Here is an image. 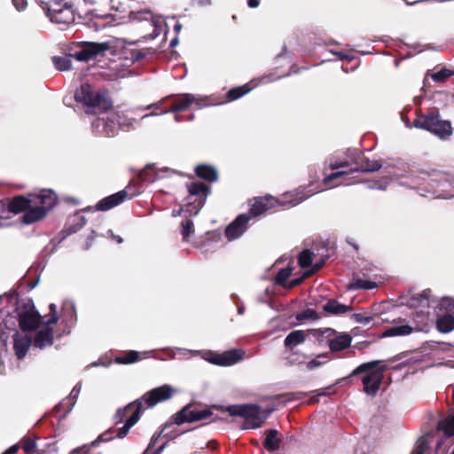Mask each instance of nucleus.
Instances as JSON below:
<instances>
[{"label":"nucleus","instance_id":"f257e3e1","mask_svg":"<svg viewBox=\"0 0 454 454\" xmlns=\"http://www.w3.org/2000/svg\"><path fill=\"white\" fill-rule=\"evenodd\" d=\"M4 295H2V299ZM4 298L15 307L21 331L32 333L34 347L43 349L53 344V327L59 320L57 306L51 303L49 313L41 316L30 298L19 300L16 293L6 294Z\"/></svg>","mask_w":454,"mask_h":454},{"label":"nucleus","instance_id":"f03ea898","mask_svg":"<svg viewBox=\"0 0 454 454\" xmlns=\"http://www.w3.org/2000/svg\"><path fill=\"white\" fill-rule=\"evenodd\" d=\"M176 393V389L169 385H162L145 393L140 399L129 403L122 409H119L115 414V422L121 423L126 419L122 427L117 430L114 437L123 438L129 429L138 421L143 411L146 408H152L157 403L170 399ZM114 436L109 433H105L91 443L96 446L98 442H107Z\"/></svg>","mask_w":454,"mask_h":454},{"label":"nucleus","instance_id":"7ed1b4c3","mask_svg":"<svg viewBox=\"0 0 454 454\" xmlns=\"http://www.w3.org/2000/svg\"><path fill=\"white\" fill-rule=\"evenodd\" d=\"M58 201V196L53 190L42 189L39 192L12 198L8 204V208L10 212L15 214L25 212L20 222L30 225L45 218Z\"/></svg>","mask_w":454,"mask_h":454},{"label":"nucleus","instance_id":"20e7f679","mask_svg":"<svg viewBox=\"0 0 454 454\" xmlns=\"http://www.w3.org/2000/svg\"><path fill=\"white\" fill-rule=\"evenodd\" d=\"M316 192V191H308V188H300L295 192L294 194L286 193L285 195L286 200H278L270 195L256 198L254 200V202L252 203L249 213L247 215L252 218L261 215L267 210L273 208L276 206L294 207Z\"/></svg>","mask_w":454,"mask_h":454},{"label":"nucleus","instance_id":"39448f33","mask_svg":"<svg viewBox=\"0 0 454 454\" xmlns=\"http://www.w3.org/2000/svg\"><path fill=\"white\" fill-rule=\"evenodd\" d=\"M380 363V361L375 360L362 364L351 373V375H357L366 372L362 379V382L364 392L372 396H374L378 392L384 378L383 372L387 368L386 365H381L376 368Z\"/></svg>","mask_w":454,"mask_h":454},{"label":"nucleus","instance_id":"423d86ee","mask_svg":"<svg viewBox=\"0 0 454 454\" xmlns=\"http://www.w3.org/2000/svg\"><path fill=\"white\" fill-rule=\"evenodd\" d=\"M231 416L242 417L245 420V427L248 429L259 428L268 419L272 410L262 411L256 404L231 405L227 408Z\"/></svg>","mask_w":454,"mask_h":454},{"label":"nucleus","instance_id":"0eeeda50","mask_svg":"<svg viewBox=\"0 0 454 454\" xmlns=\"http://www.w3.org/2000/svg\"><path fill=\"white\" fill-rule=\"evenodd\" d=\"M128 121L124 114L109 113L106 116L98 117L92 121L91 127L94 133L99 136L114 137L121 128H129L132 121Z\"/></svg>","mask_w":454,"mask_h":454},{"label":"nucleus","instance_id":"6e6552de","mask_svg":"<svg viewBox=\"0 0 454 454\" xmlns=\"http://www.w3.org/2000/svg\"><path fill=\"white\" fill-rule=\"evenodd\" d=\"M176 350L184 356L188 354L192 356L200 355L205 361L221 366H230L235 364L242 359L244 355V353L239 349H231L222 354H216L212 351H199L181 348H176Z\"/></svg>","mask_w":454,"mask_h":454},{"label":"nucleus","instance_id":"1a4fd4ad","mask_svg":"<svg viewBox=\"0 0 454 454\" xmlns=\"http://www.w3.org/2000/svg\"><path fill=\"white\" fill-rule=\"evenodd\" d=\"M430 297L431 291L426 289L419 294H411L406 301L408 307L417 309L415 315H413V320L418 323V326L415 327L416 331H420L422 326L427 324L429 319L428 308L431 303Z\"/></svg>","mask_w":454,"mask_h":454},{"label":"nucleus","instance_id":"9d476101","mask_svg":"<svg viewBox=\"0 0 454 454\" xmlns=\"http://www.w3.org/2000/svg\"><path fill=\"white\" fill-rule=\"evenodd\" d=\"M74 99L83 104L88 108V113L96 109L106 110L111 106V103L104 95L94 91L91 86L87 83L81 85L75 91Z\"/></svg>","mask_w":454,"mask_h":454},{"label":"nucleus","instance_id":"9b49d317","mask_svg":"<svg viewBox=\"0 0 454 454\" xmlns=\"http://www.w3.org/2000/svg\"><path fill=\"white\" fill-rule=\"evenodd\" d=\"M70 56L80 62H87L109 49L107 43L77 42L69 47Z\"/></svg>","mask_w":454,"mask_h":454},{"label":"nucleus","instance_id":"f8f14e48","mask_svg":"<svg viewBox=\"0 0 454 454\" xmlns=\"http://www.w3.org/2000/svg\"><path fill=\"white\" fill-rule=\"evenodd\" d=\"M416 128L427 129L440 138H446L452 134L450 122L443 121L440 115L435 113H430L423 119H418L414 121Z\"/></svg>","mask_w":454,"mask_h":454},{"label":"nucleus","instance_id":"ddd939ff","mask_svg":"<svg viewBox=\"0 0 454 454\" xmlns=\"http://www.w3.org/2000/svg\"><path fill=\"white\" fill-rule=\"evenodd\" d=\"M129 20L142 22L146 30L152 29V32L144 36L145 38L154 39L161 32L162 20L160 18L154 17L148 10L130 12Z\"/></svg>","mask_w":454,"mask_h":454},{"label":"nucleus","instance_id":"4468645a","mask_svg":"<svg viewBox=\"0 0 454 454\" xmlns=\"http://www.w3.org/2000/svg\"><path fill=\"white\" fill-rule=\"evenodd\" d=\"M186 187L190 198H194L193 201L186 205V211L196 215L205 203L207 186L200 182H193L187 184Z\"/></svg>","mask_w":454,"mask_h":454},{"label":"nucleus","instance_id":"2eb2a0df","mask_svg":"<svg viewBox=\"0 0 454 454\" xmlns=\"http://www.w3.org/2000/svg\"><path fill=\"white\" fill-rule=\"evenodd\" d=\"M176 172L169 168H156L155 164H148L138 173V178L142 182L153 183L158 179L175 175Z\"/></svg>","mask_w":454,"mask_h":454},{"label":"nucleus","instance_id":"dca6fc26","mask_svg":"<svg viewBox=\"0 0 454 454\" xmlns=\"http://www.w3.org/2000/svg\"><path fill=\"white\" fill-rule=\"evenodd\" d=\"M211 414L207 410H196L186 406L175 415L174 422L181 425L185 422L199 421L209 418Z\"/></svg>","mask_w":454,"mask_h":454},{"label":"nucleus","instance_id":"f3484780","mask_svg":"<svg viewBox=\"0 0 454 454\" xmlns=\"http://www.w3.org/2000/svg\"><path fill=\"white\" fill-rule=\"evenodd\" d=\"M251 217L247 214L239 215L225 229V236L228 240L231 241L239 239L247 229V223Z\"/></svg>","mask_w":454,"mask_h":454},{"label":"nucleus","instance_id":"a211bd4d","mask_svg":"<svg viewBox=\"0 0 454 454\" xmlns=\"http://www.w3.org/2000/svg\"><path fill=\"white\" fill-rule=\"evenodd\" d=\"M135 194H131L129 199L132 198ZM129 198L128 192L126 190L120 191L114 194H112L108 197H106L100 200L95 206V209L97 211H106L109 210L123 201H125Z\"/></svg>","mask_w":454,"mask_h":454},{"label":"nucleus","instance_id":"6ab92c4d","mask_svg":"<svg viewBox=\"0 0 454 454\" xmlns=\"http://www.w3.org/2000/svg\"><path fill=\"white\" fill-rule=\"evenodd\" d=\"M28 332L16 333L14 335L13 348L19 359L23 358L29 347L33 344L32 338L27 336Z\"/></svg>","mask_w":454,"mask_h":454},{"label":"nucleus","instance_id":"aec40b11","mask_svg":"<svg viewBox=\"0 0 454 454\" xmlns=\"http://www.w3.org/2000/svg\"><path fill=\"white\" fill-rule=\"evenodd\" d=\"M62 322L67 326L72 327L76 322V309L74 302L71 300H66L62 303L61 309Z\"/></svg>","mask_w":454,"mask_h":454},{"label":"nucleus","instance_id":"412c9836","mask_svg":"<svg viewBox=\"0 0 454 454\" xmlns=\"http://www.w3.org/2000/svg\"><path fill=\"white\" fill-rule=\"evenodd\" d=\"M352 337L348 333H340L328 340V346L332 352H338L348 348Z\"/></svg>","mask_w":454,"mask_h":454},{"label":"nucleus","instance_id":"4be33fe9","mask_svg":"<svg viewBox=\"0 0 454 454\" xmlns=\"http://www.w3.org/2000/svg\"><path fill=\"white\" fill-rule=\"evenodd\" d=\"M175 103L176 104L177 109H179L180 112L186 110L192 104H195L198 109H200L204 106L201 98L190 93L184 94Z\"/></svg>","mask_w":454,"mask_h":454},{"label":"nucleus","instance_id":"5701e85b","mask_svg":"<svg viewBox=\"0 0 454 454\" xmlns=\"http://www.w3.org/2000/svg\"><path fill=\"white\" fill-rule=\"evenodd\" d=\"M348 158H349V160H340V161H338V160L331 161L329 163V168L331 169L334 170V169H338L340 168L348 167L351 164H355V165L360 164L361 155H360L359 152H357L356 150L349 151Z\"/></svg>","mask_w":454,"mask_h":454},{"label":"nucleus","instance_id":"b1692460","mask_svg":"<svg viewBox=\"0 0 454 454\" xmlns=\"http://www.w3.org/2000/svg\"><path fill=\"white\" fill-rule=\"evenodd\" d=\"M196 175L207 181L215 182L217 179V171L215 168L208 165H199L195 168Z\"/></svg>","mask_w":454,"mask_h":454},{"label":"nucleus","instance_id":"393cba45","mask_svg":"<svg viewBox=\"0 0 454 454\" xmlns=\"http://www.w3.org/2000/svg\"><path fill=\"white\" fill-rule=\"evenodd\" d=\"M437 328L441 333H450L454 330V314H444L438 317Z\"/></svg>","mask_w":454,"mask_h":454},{"label":"nucleus","instance_id":"a878e982","mask_svg":"<svg viewBox=\"0 0 454 454\" xmlns=\"http://www.w3.org/2000/svg\"><path fill=\"white\" fill-rule=\"evenodd\" d=\"M306 333L301 330H296L291 332L285 339V346L292 348L299 344L305 341Z\"/></svg>","mask_w":454,"mask_h":454},{"label":"nucleus","instance_id":"bb28decb","mask_svg":"<svg viewBox=\"0 0 454 454\" xmlns=\"http://www.w3.org/2000/svg\"><path fill=\"white\" fill-rule=\"evenodd\" d=\"M278 432L276 429H270L266 433L263 442L264 448L268 450L274 451L278 450L280 440L278 437Z\"/></svg>","mask_w":454,"mask_h":454},{"label":"nucleus","instance_id":"cd10ccee","mask_svg":"<svg viewBox=\"0 0 454 454\" xmlns=\"http://www.w3.org/2000/svg\"><path fill=\"white\" fill-rule=\"evenodd\" d=\"M419 178L424 182L428 183V184L432 188L434 187L433 183H438V182H441L442 180H446L445 176L442 173L436 171V170H432L431 172H427V171H424V170L420 171Z\"/></svg>","mask_w":454,"mask_h":454},{"label":"nucleus","instance_id":"c85d7f7f","mask_svg":"<svg viewBox=\"0 0 454 454\" xmlns=\"http://www.w3.org/2000/svg\"><path fill=\"white\" fill-rule=\"evenodd\" d=\"M149 353L150 352L145 351V352H143L140 354L137 351L131 350V351H129L128 353L124 354L121 356H117L115 361L118 364H132V363H135L142 358H145L146 355Z\"/></svg>","mask_w":454,"mask_h":454},{"label":"nucleus","instance_id":"c756f323","mask_svg":"<svg viewBox=\"0 0 454 454\" xmlns=\"http://www.w3.org/2000/svg\"><path fill=\"white\" fill-rule=\"evenodd\" d=\"M413 328L410 326L409 325H394L389 327L386 332L383 333V336L385 337H393V336H404L411 333L413 332Z\"/></svg>","mask_w":454,"mask_h":454},{"label":"nucleus","instance_id":"7c9ffc66","mask_svg":"<svg viewBox=\"0 0 454 454\" xmlns=\"http://www.w3.org/2000/svg\"><path fill=\"white\" fill-rule=\"evenodd\" d=\"M259 84V82L254 83V85L251 86L250 83H247L243 86L237 87L234 89H231L227 93V98L230 101L236 100L242 96L247 94L250 90H252L253 88L256 87Z\"/></svg>","mask_w":454,"mask_h":454},{"label":"nucleus","instance_id":"2f4dec72","mask_svg":"<svg viewBox=\"0 0 454 454\" xmlns=\"http://www.w3.org/2000/svg\"><path fill=\"white\" fill-rule=\"evenodd\" d=\"M72 59L70 56V49H68V54L62 57H54L52 59L55 67L59 71H67L72 68Z\"/></svg>","mask_w":454,"mask_h":454},{"label":"nucleus","instance_id":"473e14b6","mask_svg":"<svg viewBox=\"0 0 454 454\" xmlns=\"http://www.w3.org/2000/svg\"><path fill=\"white\" fill-rule=\"evenodd\" d=\"M380 167L381 165L377 160L364 159V163L362 165H356L351 169V172H373L380 169Z\"/></svg>","mask_w":454,"mask_h":454},{"label":"nucleus","instance_id":"72a5a7b5","mask_svg":"<svg viewBox=\"0 0 454 454\" xmlns=\"http://www.w3.org/2000/svg\"><path fill=\"white\" fill-rule=\"evenodd\" d=\"M324 309L331 314H344L349 310V307L339 303L337 301L331 300L325 306Z\"/></svg>","mask_w":454,"mask_h":454},{"label":"nucleus","instance_id":"f704fd0d","mask_svg":"<svg viewBox=\"0 0 454 454\" xmlns=\"http://www.w3.org/2000/svg\"><path fill=\"white\" fill-rule=\"evenodd\" d=\"M82 389L81 383H77L72 391L70 392L69 395L67 396V402H69L68 408L65 413H63L62 417L65 418L74 407L76 403V400L80 395Z\"/></svg>","mask_w":454,"mask_h":454},{"label":"nucleus","instance_id":"c9c22d12","mask_svg":"<svg viewBox=\"0 0 454 454\" xmlns=\"http://www.w3.org/2000/svg\"><path fill=\"white\" fill-rule=\"evenodd\" d=\"M439 427L448 437L454 435V414L439 423Z\"/></svg>","mask_w":454,"mask_h":454},{"label":"nucleus","instance_id":"e433bc0d","mask_svg":"<svg viewBox=\"0 0 454 454\" xmlns=\"http://www.w3.org/2000/svg\"><path fill=\"white\" fill-rule=\"evenodd\" d=\"M314 254L308 249L301 252L298 262L301 268L305 269L311 265Z\"/></svg>","mask_w":454,"mask_h":454},{"label":"nucleus","instance_id":"4c0bfd02","mask_svg":"<svg viewBox=\"0 0 454 454\" xmlns=\"http://www.w3.org/2000/svg\"><path fill=\"white\" fill-rule=\"evenodd\" d=\"M291 273L292 268L290 267L279 270L275 279L276 284L286 287L287 286L286 280L290 277Z\"/></svg>","mask_w":454,"mask_h":454},{"label":"nucleus","instance_id":"58836bf2","mask_svg":"<svg viewBox=\"0 0 454 454\" xmlns=\"http://www.w3.org/2000/svg\"><path fill=\"white\" fill-rule=\"evenodd\" d=\"M439 308L444 311L445 314H454V299L450 297H443L439 302Z\"/></svg>","mask_w":454,"mask_h":454},{"label":"nucleus","instance_id":"ea45409f","mask_svg":"<svg viewBox=\"0 0 454 454\" xmlns=\"http://www.w3.org/2000/svg\"><path fill=\"white\" fill-rule=\"evenodd\" d=\"M453 74H454V71H451V70L447 69V68H442L440 71L434 73L431 75V78L434 82H440L444 81L446 78H448V77H450V76H451Z\"/></svg>","mask_w":454,"mask_h":454},{"label":"nucleus","instance_id":"a19ab883","mask_svg":"<svg viewBox=\"0 0 454 454\" xmlns=\"http://www.w3.org/2000/svg\"><path fill=\"white\" fill-rule=\"evenodd\" d=\"M376 283L374 282H372V281H369V280H362V279H358L356 280L355 283H353L351 286H350V288L351 289H358V288H361V289H366V290H369V289H373L374 287H376Z\"/></svg>","mask_w":454,"mask_h":454},{"label":"nucleus","instance_id":"79ce46f5","mask_svg":"<svg viewBox=\"0 0 454 454\" xmlns=\"http://www.w3.org/2000/svg\"><path fill=\"white\" fill-rule=\"evenodd\" d=\"M348 172L347 171H344V170H340V171H335L330 175H328L327 176H325L323 180V184L326 187H332V184L331 183L336 179H338L339 177L340 176H343L345 175H348Z\"/></svg>","mask_w":454,"mask_h":454},{"label":"nucleus","instance_id":"37998d69","mask_svg":"<svg viewBox=\"0 0 454 454\" xmlns=\"http://www.w3.org/2000/svg\"><path fill=\"white\" fill-rule=\"evenodd\" d=\"M319 268H320V264L316 265L311 270L304 272L301 278L291 280L290 283H288L286 287L293 288V287L298 286L300 283L302 282L303 279L309 277L312 273H314L315 271L319 270Z\"/></svg>","mask_w":454,"mask_h":454},{"label":"nucleus","instance_id":"c03bdc74","mask_svg":"<svg viewBox=\"0 0 454 454\" xmlns=\"http://www.w3.org/2000/svg\"><path fill=\"white\" fill-rule=\"evenodd\" d=\"M182 235L185 240L188 239L191 233L193 232V223L192 220H185L181 223Z\"/></svg>","mask_w":454,"mask_h":454},{"label":"nucleus","instance_id":"a18cd8bd","mask_svg":"<svg viewBox=\"0 0 454 454\" xmlns=\"http://www.w3.org/2000/svg\"><path fill=\"white\" fill-rule=\"evenodd\" d=\"M321 358H326V356L325 355H321V356H318L317 358L315 359H312L311 361L308 362L307 363V369L309 370H314L323 364H325L327 360H321Z\"/></svg>","mask_w":454,"mask_h":454},{"label":"nucleus","instance_id":"49530a36","mask_svg":"<svg viewBox=\"0 0 454 454\" xmlns=\"http://www.w3.org/2000/svg\"><path fill=\"white\" fill-rule=\"evenodd\" d=\"M21 447L26 452L28 453L35 449V440L29 437H25L21 440Z\"/></svg>","mask_w":454,"mask_h":454},{"label":"nucleus","instance_id":"de8ad7c7","mask_svg":"<svg viewBox=\"0 0 454 454\" xmlns=\"http://www.w3.org/2000/svg\"><path fill=\"white\" fill-rule=\"evenodd\" d=\"M352 318L354 319L355 322L364 325H368L372 320V317L364 315L361 313L353 314Z\"/></svg>","mask_w":454,"mask_h":454},{"label":"nucleus","instance_id":"09e8293b","mask_svg":"<svg viewBox=\"0 0 454 454\" xmlns=\"http://www.w3.org/2000/svg\"><path fill=\"white\" fill-rule=\"evenodd\" d=\"M43 8V10L45 11V14L46 16L51 20V21H55V22H59L58 19H57V14L58 13H60L61 11L60 10H57V9H51L50 7H44V6H42Z\"/></svg>","mask_w":454,"mask_h":454},{"label":"nucleus","instance_id":"8fccbe9b","mask_svg":"<svg viewBox=\"0 0 454 454\" xmlns=\"http://www.w3.org/2000/svg\"><path fill=\"white\" fill-rule=\"evenodd\" d=\"M13 6L18 12H23L27 6V0H12Z\"/></svg>","mask_w":454,"mask_h":454},{"label":"nucleus","instance_id":"3c124183","mask_svg":"<svg viewBox=\"0 0 454 454\" xmlns=\"http://www.w3.org/2000/svg\"><path fill=\"white\" fill-rule=\"evenodd\" d=\"M427 450V444L424 441L418 442L415 450L411 454H424Z\"/></svg>","mask_w":454,"mask_h":454},{"label":"nucleus","instance_id":"603ef678","mask_svg":"<svg viewBox=\"0 0 454 454\" xmlns=\"http://www.w3.org/2000/svg\"><path fill=\"white\" fill-rule=\"evenodd\" d=\"M69 402H67V397L64 400H62L56 407L55 410L57 412H60L62 410L64 411V413L67 411L68 408Z\"/></svg>","mask_w":454,"mask_h":454},{"label":"nucleus","instance_id":"864d4df0","mask_svg":"<svg viewBox=\"0 0 454 454\" xmlns=\"http://www.w3.org/2000/svg\"><path fill=\"white\" fill-rule=\"evenodd\" d=\"M79 221L78 223V226L77 227H70V232L73 233V232H76L78 230H80L82 226L85 225L86 223V219L84 216H77L76 217Z\"/></svg>","mask_w":454,"mask_h":454},{"label":"nucleus","instance_id":"5fc2aeb1","mask_svg":"<svg viewBox=\"0 0 454 454\" xmlns=\"http://www.w3.org/2000/svg\"><path fill=\"white\" fill-rule=\"evenodd\" d=\"M160 433H159V434H154L152 436V438H151V440H150V442H149V445H148V448H147V449H146V450L145 451V454H147V453H148V451H149V450H150L152 447H153V446L155 445V443H156V442L158 441V439L160 438Z\"/></svg>","mask_w":454,"mask_h":454},{"label":"nucleus","instance_id":"6e6d98bb","mask_svg":"<svg viewBox=\"0 0 454 454\" xmlns=\"http://www.w3.org/2000/svg\"><path fill=\"white\" fill-rule=\"evenodd\" d=\"M89 449L86 445L76 448L70 454H88Z\"/></svg>","mask_w":454,"mask_h":454},{"label":"nucleus","instance_id":"4d7b16f0","mask_svg":"<svg viewBox=\"0 0 454 454\" xmlns=\"http://www.w3.org/2000/svg\"><path fill=\"white\" fill-rule=\"evenodd\" d=\"M20 444H14L11 446L8 450H6L2 454H17V451L20 450Z\"/></svg>","mask_w":454,"mask_h":454},{"label":"nucleus","instance_id":"13d9d810","mask_svg":"<svg viewBox=\"0 0 454 454\" xmlns=\"http://www.w3.org/2000/svg\"><path fill=\"white\" fill-rule=\"evenodd\" d=\"M107 234H108V235H109L113 239H114L118 244L122 243V241H123L122 238H121V237H120V236H118V235L114 234V232H113L111 230H109V231H107Z\"/></svg>","mask_w":454,"mask_h":454},{"label":"nucleus","instance_id":"bf43d9fd","mask_svg":"<svg viewBox=\"0 0 454 454\" xmlns=\"http://www.w3.org/2000/svg\"><path fill=\"white\" fill-rule=\"evenodd\" d=\"M272 77V74H268V75H264L262 76L261 79H260V83H268L271 81H273L274 79L271 78Z\"/></svg>","mask_w":454,"mask_h":454},{"label":"nucleus","instance_id":"052dcab7","mask_svg":"<svg viewBox=\"0 0 454 454\" xmlns=\"http://www.w3.org/2000/svg\"><path fill=\"white\" fill-rule=\"evenodd\" d=\"M260 4V0H247V5L250 8H256Z\"/></svg>","mask_w":454,"mask_h":454},{"label":"nucleus","instance_id":"680f3d73","mask_svg":"<svg viewBox=\"0 0 454 454\" xmlns=\"http://www.w3.org/2000/svg\"><path fill=\"white\" fill-rule=\"evenodd\" d=\"M132 56L135 60H138L145 57V53H143L140 51H137L134 52Z\"/></svg>","mask_w":454,"mask_h":454},{"label":"nucleus","instance_id":"e2e57ef3","mask_svg":"<svg viewBox=\"0 0 454 454\" xmlns=\"http://www.w3.org/2000/svg\"><path fill=\"white\" fill-rule=\"evenodd\" d=\"M176 112H180V111H179V109H177L176 104L174 103V105L171 106L170 109L163 111L162 114L176 113Z\"/></svg>","mask_w":454,"mask_h":454},{"label":"nucleus","instance_id":"0e129e2a","mask_svg":"<svg viewBox=\"0 0 454 454\" xmlns=\"http://www.w3.org/2000/svg\"><path fill=\"white\" fill-rule=\"evenodd\" d=\"M161 101H159L158 103L151 104L145 107V109H155L158 110L160 108Z\"/></svg>","mask_w":454,"mask_h":454},{"label":"nucleus","instance_id":"69168bd1","mask_svg":"<svg viewBox=\"0 0 454 454\" xmlns=\"http://www.w3.org/2000/svg\"><path fill=\"white\" fill-rule=\"evenodd\" d=\"M370 187L372 189L385 190L387 185L386 184L382 185V184H379L375 183V184L370 185Z\"/></svg>","mask_w":454,"mask_h":454},{"label":"nucleus","instance_id":"338daca9","mask_svg":"<svg viewBox=\"0 0 454 454\" xmlns=\"http://www.w3.org/2000/svg\"><path fill=\"white\" fill-rule=\"evenodd\" d=\"M166 444L160 445L159 448H157L153 454H160L163 450L165 449Z\"/></svg>","mask_w":454,"mask_h":454},{"label":"nucleus","instance_id":"774afa93","mask_svg":"<svg viewBox=\"0 0 454 454\" xmlns=\"http://www.w3.org/2000/svg\"><path fill=\"white\" fill-rule=\"evenodd\" d=\"M182 29V25L180 23H176L175 26H174V30L176 32V33H179Z\"/></svg>","mask_w":454,"mask_h":454}]
</instances>
